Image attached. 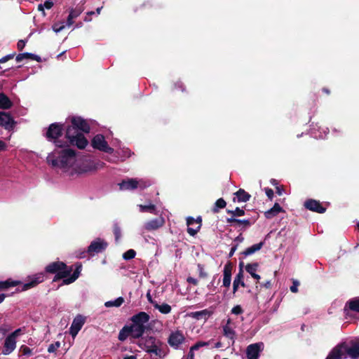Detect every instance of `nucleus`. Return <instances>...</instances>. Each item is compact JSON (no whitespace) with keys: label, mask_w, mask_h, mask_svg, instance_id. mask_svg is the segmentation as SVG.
<instances>
[{"label":"nucleus","mask_w":359,"mask_h":359,"mask_svg":"<svg viewBox=\"0 0 359 359\" xmlns=\"http://www.w3.org/2000/svg\"><path fill=\"white\" fill-rule=\"evenodd\" d=\"M46 161L53 168L69 176L93 171L104 165L102 162L95 161L89 156L76 157L71 149H55L48 154Z\"/></svg>","instance_id":"f257e3e1"},{"label":"nucleus","mask_w":359,"mask_h":359,"mask_svg":"<svg viewBox=\"0 0 359 359\" xmlns=\"http://www.w3.org/2000/svg\"><path fill=\"white\" fill-rule=\"evenodd\" d=\"M71 122L72 126L66 129L65 137L70 145L76 146L80 149H84L88 142L79 131L88 133L90 132V126L86 120L79 116L72 117Z\"/></svg>","instance_id":"f03ea898"},{"label":"nucleus","mask_w":359,"mask_h":359,"mask_svg":"<svg viewBox=\"0 0 359 359\" xmlns=\"http://www.w3.org/2000/svg\"><path fill=\"white\" fill-rule=\"evenodd\" d=\"M347 357L352 359L359 357V343L353 344L351 346L346 344L339 345L330 351L327 359H342Z\"/></svg>","instance_id":"7ed1b4c3"},{"label":"nucleus","mask_w":359,"mask_h":359,"mask_svg":"<svg viewBox=\"0 0 359 359\" xmlns=\"http://www.w3.org/2000/svg\"><path fill=\"white\" fill-rule=\"evenodd\" d=\"M149 318V316L144 311L140 312L131 318L132 325L129 327L133 338H139L144 334Z\"/></svg>","instance_id":"20e7f679"},{"label":"nucleus","mask_w":359,"mask_h":359,"mask_svg":"<svg viewBox=\"0 0 359 359\" xmlns=\"http://www.w3.org/2000/svg\"><path fill=\"white\" fill-rule=\"evenodd\" d=\"M62 124L54 123L50 125L46 133L47 139L49 141L53 142L55 147H57L56 149L59 150H62L63 149L62 148L70 145L67 139L65 142H62L59 140L62 136Z\"/></svg>","instance_id":"39448f33"},{"label":"nucleus","mask_w":359,"mask_h":359,"mask_svg":"<svg viewBox=\"0 0 359 359\" xmlns=\"http://www.w3.org/2000/svg\"><path fill=\"white\" fill-rule=\"evenodd\" d=\"M72 270V266H67L65 264L64 268L61 269L60 272L56 275L54 280H56L57 278H62L63 283L65 285H68L74 282L79 276V273L81 270V266H77L73 274L71 275Z\"/></svg>","instance_id":"423d86ee"},{"label":"nucleus","mask_w":359,"mask_h":359,"mask_svg":"<svg viewBox=\"0 0 359 359\" xmlns=\"http://www.w3.org/2000/svg\"><path fill=\"white\" fill-rule=\"evenodd\" d=\"M151 184V182L145 179L131 178L123 180L119 184V187L121 190H133L137 188L144 189L149 187Z\"/></svg>","instance_id":"0eeeda50"},{"label":"nucleus","mask_w":359,"mask_h":359,"mask_svg":"<svg viewBox=\"0 0 359 359\" xmlns=\"http://www.w3.org/2000/svg\"><path fill=\"white\" fill-rule=\"evenodd\" d=\"M92 147L94 149H98L101 151L112 154L114 152V149L110 147L104 137L102 135H95L91 142Z\"/></svg>","instance_id":"6e6552de"},{"label":"nucleus","mask_w":359,"mask_h":359,"mask_svg":"<svg viewBox=\"0 0 359 359\" xmlns=\"http://www.w3.org/2000/svg\"><path fill=\"white\" fill-rule=\"evenodd\" d=\"M185 340L186 338L183 332L177 330L170 333L168 342L171 347L177 349L180 345L185 342Z\"/></svg>","instance_id":"1a4fd4ad"},{"label":"nucleus","mask_w":359,"mask_h":359,"mask_svg":"<svg viewBox=\"0 0 359 359\" xmlns=\"http://www.w3.org/2000/svg\"><path fill=\"white\" fill-rule=\"evenodd\" d=\"M108 243L103 239L97 238L91 242L88 248V252L90 255L103 252L107 247Z\"/></svg>","instance_id":"9d476101"},{"label":"nucleus","mask_w":359,"mask_h":359,"mask_svg":"<svg viewBox=\"0 0 359 359\" xmlns=\"http://www.w3.org/2000/svg\"><path fill=\"white\" fill-rule=\"evenodd\" d=\"M138 345L140 348L145 350L148 353L151 351V349H154L158 346H162V342L153 337H147L142 338L139 341Z\"/></svg>","instance_id":"9b49d317"},{"label":"nucleus","mask_w":359,"mask_h":359,"mask_svg":"<svg viewBox=\"0 0 359 359\" xmlns=\"http://www.w3.org/2000/svg\"><path fill=\"white\" fill-rule=\"evenodd\" d=\"M264 349V344L262 342L249 345L246 348L248 359H258L260 353Z\"/></svg>","instance_id":"f8f14e48"},{"label":"nucleus","mask_w":359,"mask_h":359,"mask_svg":"<svg viewBox=\"0 0 359 359\" xmlns=\"http://www.w3.org/2000/svg\"><path fill=\"white\" fill-rule=\"evenodd\" d=\"M86 321V318L79 315L73 320L70 327V334L73 337H75L80 330L82 328Z\"/></svg>","instance_id":"ddd939ff"},{"label":"nucleus","mask_w":359,"mask_h":359,"mask_svg":"<svg viewBox=\"0 0 359 359\" xmlns=\"http://www.w3.org/2000/svg\"><path fill=\"white\" fill-rule=\"evenodd\" d=\"M17 339L11 337V335H8L5 339L4 343V347L2 350V354L4 355H8L11 354L16 348Z\"/></svg>","instance_id":"4468645a"},{"label":"nucleus","mask_w":359,"mask_h":359,"mask_svg":"<svg viewBox=\"0 0 359 359\" xmlns=\"http://www.w3.org/2000/svg\"><path fill=\"white\" fill-rule=\"evenodd\" d=\"M165 224L163 217L153 219L144 223L143 228L148 231H151L159 229Z\"/></svg>","instance_id":"2eb2a0df"},{"label":"nucleus","mask_w":359,"mask_h":359,"mask_svg":"<svg viewBox=\"0 0 359 359\" xmlns=\"http://www.w3.org/2000/svg\"><path fill=\"white\" fill-rule=\"evenodd\" d=\"M44 280V275L43 273H37L35 274L31 277H29V281L28 283H26L23 284L22 290H27L32 287H34L36 285H38L40 283H42Z\"/></svg>","instance_id":"dca6fc26"},{"label":"nucleus","mask_w":359,"mask_h":359,"mask_svg":"<svg viewBox=\"0 0 359 359\" xmlns=\"http://www.w3.org/2000/svg\"><path fill=\"white\" fill-rule=\"evenodd\" d=\"M15 121L11 115L6 112H0V126L6 129L13 128Z\"/></svg>","instance_id":"f3484780"},{"label":"nucleus","mask_w":359,"mask_h":359,"mask_svg":"<svg viewBox=\"0 0 359 359\" xmlns=\"http://www.w3.org/2000/svg\"><path fill=\"white\" fill-rule=\"evenodd\" d=\"M233 266L231 263L224 265L223 270L222 284L225 287H229L231 282V273Z\"/></svg>","instance_id":"a211bd4d"},{"label":"nucleus","mask_w":359,"mask_h":359,"mask_svg":"<svg viewBox=\"0 0 359 359\" xmlns=\"http://www.w3.org/2000/svg\"><path fill=\"white\" fill-rule=\"evenodd\" d=\"M304 205L307 209L316 212L323 213L325 211V208L322 207L320 203L315 200H309L306 201Z\"/></svg>","instance_id":"6ab92c4d"},{"label":"nucleus","mask_w":359,"mask_h":359,"mask_svg":"<svg viewBox=\"0 0 359 359\" xmlns=\"http://www.w3.org/2000/svg\"><path fill=\"white\" fill-rule=\"evenodd\" d=\"M345 311L347 315H349L351 311L359 313V298H354L348 302Z\"/></svg>","instance_id":"aec40b11"},{"label":"nucleus","mask_w":359,"mask_h":359,"mask_svg":"<svg viewBox=\"0 0 359 359\" xmlns=\"http://www.w3.org/2000/svg\"><path fill=\"white\" fill-rule=\"evenodd\" d=\"M231 320L230 318H229L226 321V324L223 326V334L226 337L230 339L233 342H234L236 332L231 327Z\"/></svg>","instance_id":"412c9836"},{"label":"nucleus","mask_w":359,"mask_h":359,"mask_svg":"<svg viewBox=\"0 0 359 359\" xmlns=\"http://www.w3.org/2000/svg\"><path fill=\"white\" fill-rule=\"evenodd\" d=\"M148 353L151 354V359H163L166 354L163 344L151 349Z\"/></svg>","instance_id":"4be33fe9"},{"label":"nucleus","mask_w":359,"mask_h":359,"mask_svg":"<svg viewBox=\"0 0 359 359\" xmlns=\"http://www.w3.org/2000/svg\"><path fill=\"white\" fill-rule=\"evenodd\" d=\"M65 263L62 262H55L50 263L46 267V271L48 273L57 274L60 272L62 268H64Z\"/></svg>","instance_id":"5701e85b"},{"label":"nucleus","mask_w":359,"mask_h":359,"mask_svg":"<svg viewBox=\"0 0 359 359\" xmlns=\"http://www.w3.org/2000/svg\"><path fill=\"white\" fill-rule=\"evenodd\" d=\"M283 209L278 203H275L274 205L269 210L264 212V215L267 219H272L278 213L283 212Z\"/></svg>","instance_id":"b1692460"},{"label":"nucleus","mask_w":359,"mask_h":359,"mask_svg":"<svg viewBox=\"0 0 359 359\" xmlns=\"http://www.w3.org/2000/svg\"><path fill=\"white\" fill-rule=\"evenodd\" d=\"M212 312L208 309H204L200 311L191 312L189 313V316L196 320L204 318L206 320L212 315Z\"/></svg>","instance_id":"393cba45"},{"label":"nucleus","mask_w":359,"mask_h":359,"mask_svg":"<svg viewBox=\"0 0 359 359\" xmlns=\"http://www.w3.org/2000/svg\"><path fill=\"white\" fill-rule=\"evenodd\" d=\"M258 269V264L254 263V264H248L245 266V270L248 273H249L252 277H253L255 279L259 280H260L261 277L259 275L256 273V271Z\"/></svg>","instance_id":"a878e982"},{"label":"nucleus","mask_w":359,"mask_h":359,"mask_svg":"<svg viewBox=\"0 0 359 359\" xmlns=\"http://www.w3.org/2000/svg\"><path fill=\"white\" fill-rule=\"evenodd\" d=\"M13 105L10 99L4 93H0V109H8Z\"/></svg>","instance_id":"bb28decb"},{"label":"nucleus","mask_w":359,"mask_h":359,"mask_svg":"<svg viewBox=\"0 0 359 359\" xmlns=\"http://www.w3.org/2000/svg\"><path fill=\"white\" fill-rule=\"evenodd\" d=\"M235 195L238 202H247L250 198V195L242 189L236 191Z\"/></svg>","instance_id":"cd10ccee"},{"label":"nucleus","mask_w":359,"mask_h":359,"mask_svg":"<svg viewBox=\"0 0 359 359\" xmlns=\"http://www.w3.org/2000/svg\"><path fill=\"white\" fill-rule=\"evenodd\" d=\"M263 245H264L263 242H260L259 243L254 244L252 246L248 248L244 251L243 254L245 256L251 255L254 254L255 252L259 251L262 248Z\"/></svg>","instance_id":"c85d7f7f"},{"label":"nucleus","mask_w":359,"mask_h":359,"mask_svg":"<svg viewBox=\"0 0 359 359\" xmlns=\"http://www.w3.org/2000/svg\"><path fill=\"white\" fill-rule=\"evenodd\" d=\"M123 302H124V299L121 297H119L114 300L106 302L104 303V306L107 308L119 307Z\"/></svg>","instance_id":"c756f323"},{"label":"nucleus","mask_w":359,"mask_h":359,"mask_svg":"<svg viewBox=\"0 0 359 359\" xmlns=\"http://www.w3.org/2000/svg\"><path fill=\"white\" fill-rule=\"evenodd\" d=\"M154 308L163 314H168L171 311V306L168 304H158L155 303Z\"/></svg>","instance_id":"7c9ffc66"},{"label":"nucleus","mask_w":359,"mask_h":359,"mask_svg":"<svg viewBox=\"0 0 359 359\" xmlns=\"http://www.w3.org/2000/svg\"><path fill=\"white\" fill-rule=\"evenodd\" d=\"M140 211L141 212H148L153 214H156V206L154 204L149 203L148 205H138Z\"/></svg>","instance_id":"2f4dec72"},{"label":"nucleus","mask_w":359,"mask_h":359,"mask_svg":"<svg viewBox=\"0 0 359 359\" xmlns=\"http://www.w3.org/2000/svg\"><path fill=\"white\" fill-rule=\"evenodd\" d=\"M129 335H131L129 326H125L118 334V339L120 341H125Z\"/></svg>","instance_id":"473e14b6"},{"label":"nucleus","mask_w":359,"mask_h":359,"mask_svg":"<svg viewBox=\"0 0 359 359\" xmlns=\"http://www.w3.org/2000/svg\"><path fill=\"white\" fill-rule=\"evenodd\" d=\"M20 283V281L18 280H6V281H1L0 282V287L1 289H7L10 287H14Z\"/></svg>","instance_id":"72a5a7b5"},{"label":"nucleus","mask_w":359,"mask_h":359,"mask_svg":"<svg viewBox=\"0 0 359 359\" xmlns=\"http://www.w3.org/2000/svg\"><path fill=\"white\" fill-rule=\"evenodd\" d=\"M53 6V3L50 0H46L44 4H39L38 6V10L39 11H41L43 13V15H46V13L44 11V8L50 9Z\"/></svg>","instance_id":"f704fd0d"},{"label":"nucleus","mask_w":359,"mask_h":359,"mask_svg":"<svg viewBox=\"0 0 359 359\" xmlns=\"http://www.w3.org/2000/svg\"><path fill=\"white\" fill-rule=\"evenodd\" d=\"M209 344L210 341H198L190 348L189 353H194V351H197L200 348L207 346Z\"/></svg>","instance_id":"c9c22d12"},{"label":"nucleus","mask_w":359,"mask_h":359,"mask_svg":"<svg viewBox=\"0 0 359 359\" xmlns=\"http://www.w3.org/2000/svg\"><path fill=\"white\" fill-rule=\"evenodd\" d=\"M233 282L241 285V286L242 287L245 286V283L243 281V271L242 269H240L239 272L236 276Z\"/></svg>","instance_id":"e433bc0d"},{"label":"nucleus","mask_w":359,"mask_h":359,"mask_svg":"<svg viewBox=\"0 0 359 359\" xmlns=\"http://www.w3.org/2000/svg\"><path fill=\"white\" fill-rule=\"evenodd\" d=\"M113 231H114V234L115 236V240L116 242H118L121 237V229L118 226L117 224H115L114 225Z\"/></svg>","instance_id":"4c0bfd02"},{"label":"nucleus","mask_w":359,"mask_h":359,"mask_svg":"<svg viewBox=\"0 0 359 359\" xmlns=\"http://www.w3.org/2000/svg\"><path fill=\"white\" fill-rule=\"evenodd\" d=\"M65 25L63 22H55L53 24V25L52 27L53 30L55 33H58V32H61L62 30H63L65 29Z\"/></svg>","instance_id":"58836bf2"},{"label":"nucleus","mask_w":359,"mask_h":359,"mask_svg":"<svg viewBox=\"0 0 359 359\" xmlns=\"http://www.w3.org/2000/svg\"><path fill=\"white\" fill-rule=\"evenodd\" d=\"M136 255V252L134 250H128L123 255V258L126 260H129L134 258Z\"/></svg>","instance_id":"ea45409f"},{"label":"nucleus","mask_w":359,"mask_h":359,"mask_svg":"<svg viewBox=\"0 0 359 359\" xmlns=\"http://www.w3.org/2000/svg\"><path fill=\"white\" fill-rule=\"evenodd\" d=\"M226 206V202L222 198H219L217 200L215 204L214 211L217 212L218 209L223 208Z\"/></svg>","instance_id":"a19ab883"},{"label":"nucleus","mask_w":359,"mask_h":359,"mask_svg":"<svg viewBox=\"0 0 359 359\" xmlns=\"http://www.w3.org/2000/svg\"><path fill=\"white\" fill-rule=\"evenodd\" d=\"M30 57H35V55L32 54V53H20L17 55L16 60H17V62H21L24 59L30 58Z\"/></svg>","instance_id":"79ce46f5"},{"label":"nucleus","mask_w":359,"mask_h":359,"mask_svg":"<svg viewBox=\"0 0 359 359\" xmlns=\"http://www.w3.org/2000/svg\"><path fill=\"white\" fill-rule=\"evenodd\" d=\"M228 212L233 215V217L242 216L245 214L244 210L242 209H240L239 208H236L234 210H229Z\"/></svg>","instance_id":"37998d69"},{"label":"nucleus","mask_w":359,"mask_h":359,"mask_svg":"<svg viewBox=\"0 0 359 359\" xmlns=\"http://www.w3.org/2000/svg\"><path fill=\"white\" fill-rule=\"evenodd\" d=\"M81 11L79 9H72L69 12V16L72 18L75 19L80 15Z\"/></svg>","instance_id":"c03bdc74"},{"label":"nucleus","mask_w":359,"mask_h":359,"mask_svg":"<svg viewBox=\"0 0 359 359\" xmlns=\"http://www.w3.org/2000/svg\"><path fill=\"white\" fill-rule=\"evenodd\" d=\"M243 312V310L240 305L235 306L231 309V313L235 315L241 314Z\"/></svg>","instance_id":"a18cd8bd"},{"label":"nucleus","mask_w":359,"mask_h":359,"mask_svg":"<svg viewBox=\"0 0 359 359\" xmlns=\"http://www.w3.org/2000/svg\"><path fill=\"white\" fill-rule=\"evenodd\" d=\"M236 225L240 226H248L250 225V223L249 222V220L248 219H237L236 220Z\"/></svg>","instance_id":"49530a36"},{"label":"nucleus","mask_w":359,"mask_h":359,"mask_svg":"<svg viewBox=\"0 0 359 359\" xmlns=\"http://www.w3.org/2000/svg\"><path fill=\"white\" fill-rule=\"evenodd\" d=\"M299 285V283L297 280H293L292 285L290 287V291L292 292L296 293L298 291V286Z\"/></svg>","instance_id":"de8ad7c7"},{"label":"nucleus","mask_w":359,"mask_h":359,"mask_svg":"<svg viewBox=\"0 0 359 359\" xmlns=\"http://www.w3.org/2000/svg\"><path fill=\"white\" fill-rule=\"evenodd\" d=\"M200 228H201L200 225H198L196 229H194L191 227H188L187 232L189 233V235L194 236L197 233V232L199 231Z\"/></svg>","instance_id":"09e8293b"},{"label":"nucleus","mask_w":359,"mask_h":359,"mask_svg":"<svg viewBox=\"0 0 359 359\" xmlns=\"http://www.w3.org/2000/svg\"><path fill=\"white\" fill-rule=\"evenodd\" d=\"M20 350L25 355H30L32 354V350L26 346H22Z\"/></svg>","instance_id":"8fccbe9b"},{"label":"nucleus","mask_w":359,"mask_h":359,"mask_svg":"<svg viewBox=\"0 0 359 359\" xmlns=\"http://www.w3.org/2000/svg\"><path fill=\"white\" fill-rule=\"evenodd\" d=\"M22 333V328H18L17 330H15L14 332H13L12 333H11L9 335H11V337H13V338H15V339H17V338L21 335Z\"/></svg>","instance_id":"3c124183"},{"label":"nucleus","mask_w":359,"mask_h":359,"mask_svg":"<svg viewBox=\"0 0 359 359\" xmlns=\"http://www.w3.org/2000/svg\"><path fill=\"white\" fill-rule=\"evenodd\" d=\"M265 193L270 200H272L273 196V191L271 189H265Z\"/></svg>","instance_id":"603ef678"},{"label":"nucleus","mask_w":359,"mask_h":359,"mask_svg":"<svg viewBox=\"0 0 359 359\" xmlns=\"http://www.w3.org/2000/svg\"><path fill=\"white\" fill-rule=\"evenodd\" d=\"M13 56H14V55L10 54V55H7L3 57L2 58L0 59V63H4V62H7L8 60L13 58Z\"/></svg>","instance_id":"864d4df0"},{"label":"nucleus","mask_w":359,"mask_h":359,"mask_svg":"<svg viewBox=\"0 0 359 359\" xmlns=\"http://www.w3.org/2000/svg\"><path fill=\"white\" fill-rule=\"evenodd\" d=\"M122 152H123V155L121 157L123 158H128L131 155L130 151L128 149H123Z\"/></svg>","instance_id":"5fc2aeb1"},{"label":"nucleus","mask_w":359,"mask_h":359,"mask_svg":"<svg viewBox=\"0 0 359 359\" xmlns=\"http://www.w3.org/2000/svg\"><path fill=\"white\" fill-rule=\"evenodd\" d=\"M26 42L23 40H20L17 43L18 48L21 50L25 47Z\"/></svg>","instance_id":"6e6d98bb"},{"label":"nucleus","mask_w":359,"mask_h":359,"mask_svg":"<svg viewBox=\"0 0 359 359\" xmlns=\"http://www.w3.org/2000/svg\"><path fill=\"white\" fill-rule=\"evenodd\" d=\"M187 280L188 283H191L194 285H196L198 284V280L192 277H188Z\"/></svg>","instance_id":"4d7b16f0"},{"label":"nucleus","mask_w":359,"mask_h":359,"mask_svg":"<svg viewBox=\"0 0 359 359\" xmlns=\"http://www.w3.org/2000/svg\"><path fill=\"white\" fill-rule=\"evenodd\" d=\"M146 296H147V300H148L151 304H153V306H154L155 303H157V302H155V301H154V300L152 299V297H151V294H150V292H148L147 293V295H146Z\"/></svg>","instance_id":"13d9d810"},{"label":"nucleus","mask_w":359,"mask_h":359,"mask_svg":"<svg viewBox=\"0 0 359 359\" xmlns=\"http://www.w3.org/2000/svg\"><path fill=\"white\" fill-rule=\"evenodd\" d=\"M195 222L196 220L193 217H189L187 219V224L189 226L192 225Z\"/></svg>","instance_id":"bf43d9fd"},{"label":"nucleus","mask_w":359,"mask_h":359,"mask_svg":"<svg viewBox=\"0 0 359 359\" xmlns=\"http://www.w3.org/2000/svg\"><path fill=\"white\" fill-rule=\"evenodd\" d=\"M323 131V133L324 135L323 134H320L319 135H316V137H318V138H325L326 137V135H327V128H323L322 129Z\"/></svg>","instance_id":"052dcab7"},{"label":"nucleus","mask_w":359,"mask_h":359,"mask_svg":"<svg viewBox=\"0 0 359 359\" xmlns=\"http://www.w3.org/2000/svg\"><path fill=\"white\" fill-rule=\"evenodd\" d=\"M73 23H74V19L68 15L67 20V26L70 27L71 25H72Z\"/></svg>","instance_id":"680f3d73"},{"label":"nucleus","mask_w":359,"mask_h":359,"mask_svg":"<svg viewBox=\"0 0 359 359\" xmlns=\"http://www.w3.org/2000/svg\"><path fill=\"white\" fill-rule=\"evenodd\" d=\"M56 350L57 349L55 348V346H53V345H52V344L48 346V351L49 353H54Z\"/></svg>","instance_id":"e2e57ef3"},{"label":"nucleus","mask_w":359,"mask_h":359,"mask_svg":"<svg viewBox=\"0 0 359 359\" xmlns=\"http://www.w3.org/2000/svg\"><path fill=\"white\" fill-rule=\"evenodd\" d=\"M239 285H240L238 284V283H236L234 282L233 283V294H235L237 292Z\"/></svg>","instance_id":"0e129e2a"},{"label":"nucleus","mask_w":359,"mask_h":359,"mask_svg":"<svg viewBox=\"0 0 359 359\" xmlns=\"http://www.w3.org/2000/svg\"><path fill=\"white\" fill-rule=\"evenodd\" d=\"M263 286L266 288H270L271 286V283L270 280L266 281L263 284Z\"/></svg>","instance_id":"69168bd1"},{"label":"nucleus","mask_w":359,"mask_h":359,"mask_svg":"<svg viewBox=\"0 0 359 359\" xmlns=\"http://www.w3.org/2000/svg\"><path fill=\"white\" fill-rule=\"evenodd\" d=\"M123 359H137V356L132 355H127L125 356Z\"/></svg>","instance_id":"338daca9"},{"label":"nucleus","mask_w":359,"mask_h":359,"mask_svg":"<svg viewBox=\"0 0 359 359\" xmlns=\"http://www.w3.org/2000/svg\"><path fill=\"white\" fill-rule=\"evenodd\" d=\"M187 359H194V353L189 352Z\"/></svg>","instance_id":"774afa93"}]
</instances>
